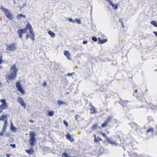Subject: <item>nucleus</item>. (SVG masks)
Instances as JSON below:
<instances>
[{"label": "nucleus", "instance_id": "f257e3e1", "mask_svg": "<svg viewBox=\"0 0 157 157\" xmlns=\"http://www.w3.org/2000/svg\"><path fill=\"white\" fill-rule=\"evenodd\" d=\"M11 72L7 76V79L10 81L14 80L15 78L18 71L17 69L16 68L15 64L11 66Z\"/></svg>", "mask_w": 157, "mask_h": 157}, {"label": "nucleus", "instance_id": "f03ea898", "mask_svg": "<svg viewBox=\"0 0 157 157\" xmlns=\"http://www.w3.org/2000/svg\"><path fill=\"white\" fill-rule=\"evenodd\" d=\"M6 50L10 51H13L16 49L15 43H13L6 46Z\"/></svg>", "mask_w": 157, "mask_h": 157}, {"label": "nucleus", "instance_id": "7ed1b4c3", "mask_svg": "<svg viewBox=\"0 0 157 157\" xmlns=\"http://www.w3.org/2000/svg\"><path fill=\"white\" fill-rule=\"evenodd\" d=\"M27 30L26 28H24L18 30L17 31L19 36V37L21 38L22 37V35L23 33H25L26 32Z\"/></svg>", "mask_w": 157, "mask_h": 157}, {"label": "nucleus", "instance_id": "20e7f679", "mask_svg": "<svg viewBox=\"0 0 157 157\" xmlns=\"http://www.w3.org/2000/svg\"><path fill=\"white\" fill-rule=\"evenodd\" d=\"M16 86L18 90L21 92L22 94H23L25 93V91L23 90V89L22 88L21 83L19 82H17L16 83Z\"/></svg>", "mask_w": 157, "mask_h": 157}, {"label": "nucleus", "instance_id": "39448f33", "mask_svg": "<svg viewBox=\"0 0 157 157\" xmlns=\"http://www.w3.org/2000/svg\"><path fill=\"white\" fill-rule=\"evenodd\" d=\"M18 102L21 105V106L23 107L24 109H25L26 107V105L24 102L22 98L21 97H18L17 99Z\"/></svg>", "mask_w": 157, "mask_h": 157}, {"label": "nucleus", "instance_id": "423d86ee", "mask_svg": "<svg viewBox=\"0 0 157 157\" xmlns=\"http://www.w3.org/2000/svg\"><path fill=\"white\" fill-rule=\"evenodd\" d=\"M89 105H91L90 111L91 113L93 114L97 113V111L94 106H93L91 103L89 104Z\"/></svg>", "mask_w": 157, "mask_h": 157}, {"label": "nucleus", "instance_id": "0eeeda50", "mask_svg": "<svg viewBox=\"0 0 157 157\" xmlns=\"http://www.w3.org/2000/svg\"><path fill=\"white\" fill-rule=\"evenodd\" d=\"M29 142L30 145L33 147L35 145V144L36 142V139H30L29 140Z\"/></svg>", "mask_w": 157, "mask_h": 157}, {"label": "nucleus", "instance_id": "6e6552de", "mask_svg": "<svg viewBox=\"0 0 157 157\" xmlns=\"http://www.w3.org/2000/svg\"><path fill=\"white\" fill-rule=\"evenodd\" d=\"M129 102L128 101H124L123 100H121L119 102L120 104H121L122 106H127V104Z\"/></svg>", "mask_w": 157, "mask_h": 157}, {"label": "nucleus", "instance_id": "1a4fd4ad", "mask_svg": "<svg viewBox=\"0 0 157 157\" xmlns=\"http://www.w3.org/2000/svg\"><path fill=\"white\" fill-rule=\"evenodd\" d=\"M64 55L66 56L68 59L69 60L71 59L70 57L71 54L69 53V51H65L64 52Z\"/></svg>", "mask_w": 157, "mask_h": 157}, {"label": "nucleus", "instance_id": "9d476101", "mask_svg": "<svg viewBox=\"0 0 157 157\" xmlns=\"http://www.w3.org/2000/svg\"><path fill=\"white\" fill-rule=\"evenodd\" d=\"M107 141H108L109 144H111L113 145H117L118 144L115 142L112 141L111 140H110L109 138H107Z\"/></svg>", "mask_w": 157, "mask_h": 157}, {"label": "nucleus", "instance_id": "9b49d317", "mask_svg": "<svg viewBox=\"0 0 157 157\" xmlns=\"http://www.w3.org/2000/svg\"><path fill=\"white\" fill-rule=\"evenodd\" d=\"M107 141H108L109 144H111L113 145H117L118 144L115 142L112 141L111 140H110L109 138H107Z\"/></svg>", "mask_w": 157, "mask_h": 157}, {"label": "nucleus", "instance_id": "f8f14e48", "mask_svg": "<svg viewBox=\"0 0 157 157\" xmlns=\"http://www.w3.org/2000/svg\"><path fill=\"white\" fill-rule=\"evenodd\" d=\"M66 137L67 139L69 140L71 142H73L74 140V139L71 137V135L69 133H68L66 135Z\"/></svg>", "mask_w": 157, "mask_h": 157}, {"label": "nucleus", "instance_id": "ddd939ff", "mask_svg": "<svg viewBox=\"0 0 157 157\" xmlns=\"http://www.w3.org/2000/svg\"><path fill=\"white\" fill-rule=\"evenodd\" d=\"M7 116L6 114H4L1 116H0V121H5L6 119H5L6 118H7L6 117Z\"/></svg>", "mask_w": 157, "mask_h": 157}, {"label": "nucleus", "instance_id": "4468645a", "mask_svg": "<svg viewBox=\"0 0 157 157\" xmlns=\"http://www.w3.org/2000/svg\"><path fill=\"white\" fill-rule=\"evenodd\" d=\"M29 135L30 137V139H35V136L36 134L34 132H30L29 133Z\"/></svg>", "mask_w": 157, "mask_h": 157}, {"label": "nucleus", "instance_id": "2eb2a0df", "mask_svg": "<svg viewBox=\"0 0 157 157\" xmlns=\"http://www.w3.org/2000/svg\"><path fill=\"white\" fill-rule=\"evenodd\" d=\"M0 107L3 109L4 110L6 109L8 107V106L7 105V104H2L0 106Z\"/></svg>", "mask_w": 157, "mask_h": 157}, {"label": "nucleus", "instance_id": "dca6fc26", "mask_svg": "<svg viewBox=\"0 0 157 157\" xmlns=\"http://www.w3.org/2000/svg\"><path fill=\"white\" fill-rule=\"evenodd\" d=\"M48 34L51 36V37L54 38L56 36V34L52 32L51 31H49L48 32Z\"/></svg>", "mask_w": 157, "mask_h": 157}, {"label": "nucleus", "instance_id": "f3484780", "mask_svg": "<svg viewBox=\"0 0 157 157\" xmlns=\"http://www.w3.org/2000/svg\"><path fill=\"white\" fill-rule=\"evenodd\" d=\"M111 5L112 6L114 10H117L118 9V4H114L113 3Z\"/></svg>", "mask_w": 157, "mask_h": 157}, {"label": "nucleus", "instance_id": "a211bd4d", "mask_svg": "<svg viewBox=\"0 0 157 157\" xmlns=\"http://www.w3.org/2000/svg\"><path fill=\"white\" fill-rule=\"evenodd\" d=\"M25 151L29 155L32 154L34 152L33 150L31 149L29 150H26Z\"/></svg>", "mask_w": 157, "mask_h": 157}, {"label": "nucleus", "instance_id": "6ab92c4d", "mask_svg": "<svg viewBox=\"0 0 157 157\" xmlns=\"http://www.w3.org/2000/svg\"><path fill=\"white\" fill-rule=\"evenodd\" d=\"M98 40L99 42L101 44H103L104 43H105L106 42V40L105 39L102 40L100 38H98Z\"/></svg>", "mask_w": 157, "mask_h": 157}, {"label": "nucleus", "instance_id": "aec40b11", "mask_svg": "<svg viewBox=\"0 0 157 157\" xmlns=\"http://www.w3.org/2000/svg\"><path fill=\"white\" fill-rule=\"evenodd\" d=\"M25 28L26 29H29V30L32 29V26L29 23H28L27 24L26 26V28Z\"/></svg>", "mask_w": 157, "mask_h": 157}, {"label": "nucleus", "instance_id": "412c9836", "mask_svg": "<svg viewBox=\"0 0 157 157\" xmlns=\"http://www.w3.org/2000/svg\"><path fill=\"white\" fill-rule=\"evenodd\" d=\"M154 128H148V130L146 131L147 132V133H148L149 132H152L154 131Z\"/></svg>", "mask_w": 157, "mask_h": 157}, {"label": "nucleus", "instance_id": "4be33fe9", "mask_svg": "<svg viewBox=\"0 0 157 157\" xmlns=\"http://www.w3.org/2000/svg\"><path fill=\"white\" fill-rule=\"evenodd\" d=\"M98 125V124L96 123L94 124L92 127V129L95 130L97 128V126Z\"/></svg>", "mask_w": 157, "mask_h": 157}, {"label": "nucleus", "instance_id": "5701e85b", "mask_svg": "<svg viewBox=\"0 0 157 157\" xmlns=\"http://www.w3.org/2000/svg\"><path fill=\"white\" fill-rule=\"evenodd\" d=\"M25 17V15L21 13L18 15L17 16V18L18 19H20L22 17Z\"/></svg>", "mask_w": 157, "mask_h": 157}, {"label": "nucleus", "instance_id": "b1692460", "mask_svg": "<svg viewBox=\"0 0 157 157\" xmlns=\"http://www.w3.org/2000/svg\"><path fill=\"white\" fill-rule=\"evenodd\" d=\"M10 129L13 132H15V130L16 129V128L15 127H13V125L12 123H11V127H10Z\"/></svg>", "mask_w": 157, "mask_h": 157}, {"label": "nucleus", "instance_id": "393cba45", "mask_svg": "<svg viewBox=\"0 0 157 157\" xmlns=\"http://www.w3.org/2000/svg\"><path fill=\"white\" fill-rule=\"evenodd\" d=\"M8 122H7V119L6 118L4 121V124L3 126V128H6L7 126Z\"/></svg>", "mask_w": 157, "mask_h": 157}, {"label": "nucleus", "instance_id": "a878e982", "mask_svg": "<svg viewBox=\"0 0 157 157\" xmlns=\"http://www.w3.org/2000/svg\"><path fill=\"white\" fill-rule=\"evenodd\" d=\"M112 118V117L110 116L108 117L106 121L108 123H110L111 121Z\"/></svg>", "mask_w": 157, "mask_h": 157}, {"label": "nucleus", "instance_id": "bb28decb", "mask_svg": "<svg viewBox=\"0 0 157 157\" xmlns=\"http://www.w3.org/2000/svg\"><path fill=\"white\" fill-rule=\"evenodd\" d=\"M10 12L8 10L5 13V14L7 17L11 14Z\"/></svg>", "mask_w": 157, "mask_h": 157}, {"label": "nucleus", "instance_id": "cd10ccee", "mask_svg": "<svg viewBox=\"0 0 157 157\" xmlns=\"http://www.w3.org/2000/svg\"><path fill=\"white\" fill-rule=\"evenodd\" d=\"M57 103L59 105H61L64 104H66V103H65V102H63V101L61 100H58Z\"/></svg>", "mask_w": 157, "mask_h": 157}, {"label": "nucleus", "instance_id": "c85d7f7f", "mask_svg": "<svg viewBox=\"0 0 157 157\" xmlns=\"http://www.w3.org/2000/svg\"><path fill=\"white\" fill-rule=\"evenodd\" d=\"M54 113V112L53 111H51L48 112V115L50 116H52Z\"/></svg>", "mask_w": 157, "mask_h": 157}, {"label": "nucleus", "instance_id": "c756f323", "mask_svg": "<svg viewBox=\"0 0 157 157\" xmlns=\"http://www.w3.org/2000/svg\"><path fill=\"white\" fill-rule=\"evenodd\" d=\"M151 23L155 27H156L157 25V22L154 21H151Z\"/></svg>", "mask_w": 157, "mask_h": 157}, {"label": "nucleus", "instance_id": "7c9ffc66", "mask_svg": "<svg viewBox=\"0 0 157 157\" xmlns=\"http://www.w3.org/2000/svg\"><path fill=\"white\" fill-rule=\"evenodd\" d=\"M1 9L4 13L8 10V9L5 8L2 6L1 7Z\"/></svg>", "mask_w": 157, "mask_h": 157}, {"label": "nucleus", "instance_id": "2f4dec72", "mask_svg": "<svg viewBox=\"0 0 157 157\" xmlns=\"http://www.w3.org/2000/svg\"><path fill=\"white\" fill-rule=\"evenodd\" d=\"M108 123L106 121L104 123L102 124L101 125V126L103 127H105L107 126L108 124Z\"/></svg>", "mask_w": 157, "mask_h": 157}, {"label": "nucleus", "instance_id": "473e14b6", "mask_svg": "<svg viewBox=\"0 0 157 157\" xmlns=\"http://www.w3.org/2000/svg\"><path fill=\"white\" fill-rule=\"evenodd\" d=\"M75 21H76V22H77L78 23V24H82V22L81 20L80 19H78L77 18H76L75 19Z\"/></svg>", "mask_w": 157, "mask_h": 157}, {"label": "nucleus", "instance_id": "72a5a7b5", "mask_svg": "<svg viewBox=\"0 0 157 157\" xmlns=\"http://www.w3.org/2000/svg\"><path fill=\"white\" fill-rule=\"evenodd\" d=\"M8 18L10 20H12L13 18V15L11 13L10 15H9L8 16H7Z\"/></svg>", "mask_w": 157, "mask_h": 157}, {"label": "nucleus", "instance_id": "f704fd0d", "mask_svg": "<svg viewBox=\"0 0 157 157\" xmlns=\"http://www.w3.org/2000/svg\"><path fill=\"white\" fill-rule=\"evenodd\" d=\"M8 18L10 20H12L13 18V15L11 13L10 15H9L8 16H7Z\"/></svg>", "mask_w": 157, "mask_h": 157}, {"label": "nucleus", "instance_id": "c9c22d12", "mask_svg": "<svg viewBox=\"0 0 157 157\" xmlns=\"http://www.w3.org/2000/svg\"><path fill=\"white\" fill-rule=\"evenodd\" d=\"M6 128H3L2 131L1 132V133H2L3 135V134L6 132Z\"/></svg>", "mask_w": 157, "mask_h": 157}, {"label": "nucleus", "instance_id": "e433bc0d", "mask_svg": "<svg viewBox=\"0 0 157 157\" xmlns=\"http://www.w3.org/2000/svg\"><path fill=\"white\" fill-rule=\"evenodd\" d=\"M0 102L2 103V104H6V101L4 99H2L0 100Z\"/></svg>", "mask_w": 157, "mask_h": 157}, {"label": "nucleus", "instance_id": "4c0bfd02", "mask_svg": "<svg viewBox=\"0 0 157 157\" xmlns=\"http://www.w3.org/2000/svg\"><path fill=\"white\" fill-rule=\"evenodd\" d=\"M29 33L32 35H34V33L33 32V29L29 30Z\"/></svg>", "mask_w": 157, "mask_h": 157}, {"label": "nucleus", "instance_id": "58836bf2", "mask_svg": "<svg viewBox=\"0 0 157 157\" xmlns=\"http://www.w3.org/2000/svg\"><path fill=\"white\" fill-rule=\"evenodd\" d=\"M100 134H101V135L103 137H105L106 139H107V138H108L107 136H106V134H105L104 133H103V132H101L100 133Z\"/></svg>", "mask_w": 157, "mask_h": 157}, {"label": "nucleus", "instance_id": "ea45409f", "mask_svg": "<svg viewBox=\"0 0 157 157\" xmlns=\"http://www.w3.org/2000/svg\"><path fill=\"white\" fill-rule=\"evenodd\" d=\"M63 155L64 157H71V156H69L68 154L65 152L63 154Z\"/></svg>", "mask_w": 157, "mask_h": 157}, {"label": "nucleus", "instance_id": "a19ab883", "mask_svg": "<svg viewBox=\"0 0 157 157\" xmlns=\"http://www.w3.org/2000/svg\"><path fill=\"white\" fill-rule=\"evenodd\" d=\"M92 39L93 41H94L95 42L97 41L98 40L97 37L95 36H94V37H92Z\"/></svg>", "mask_w": 157, "mask_h": 157}, {"label": "nucleus", "instance_id": "79ce46f5", "mask_svg": "<svg viewBox=\"0 0 157 157\" xmlns=\"http://www.w3.org/2000/svg\"><path fill=\"white\" fill-rule=\"evenodd\" d=\"M70 21L71 22L73 23H75L76 21L75 20H73L72 18H69Z\"/></svg>", "mask_w": 157, "mask_h": 157}, {"label": "nucleus", "instance_id": "37998d69", "mask_svg": "<svg viewBox=\"0 0 157 157\" xmlns=\"http://www.w3.org/2000/svg\"><path fill=\"white\" fill-rule=\"evenodd\" d=\"M133 155L134 157H141V156H140L139 155H138L136 153H134Z\"/></svg>", "mask_w": 157, "mask_h": 157}, {"label": "nucleus", "instance_id": "c03bdc74", "mask_svg": "<svg viewBox=\"0 0 157 157\" xmlns=\"http://www.w3.org/2000/svg\"><path fill=\"white\" fill-rule=\"evenodd\" d=\"M63 123L67 127L68 126V123L66 121L64 120Z\"/></svg>", "mask_w": 157, "mask_h": 157}, {"label": "nucleus", "instance_id": "a18cd8bd", "mask_svg": "<svg viewBox=\"0 0 157 157\" xmlns=\"http://www.w3.org/2000/svg\"><path fill=\"white\" fill-rule=\"evenodd\" d=\"M2 54L1 53H0V64L2 62Z\"/></svg>", "mask_w": 157, "mask_h": 157}, {"label": "nucleus", "instance_id": "49530a36", "mask_svg": "<svg viewBox=\"0 0 157 157\" xmlns=\"http://www.w3.org/2000/svg\"><path fill=\"white\" fill-rule=\"evenodd\" d=\"M98 138L96 137V135H95V139L94 140V142H95L97 143L98 141Z\"/></svg>", "mask_w": 157, "mask_h": 157}, {"label": "nucleus", "instance_id": "de8ad7c7", "mask_svg": "<svg viewBox=\"0 0 157 157\" xmlns=\"http://www.w3.org/2000/svg\"><path fill=\"white\" fill-rule=\"evenodd\" d=\"M79 117L78 115H76L75 116V119L77 121H79L78 118Z\"/></svg>", "mask_w": 157, "mask_h": 157}, {"label": "nucleus", "instance_id": "09e8293b", "mask_svg": "<svg viewBox=\"0 0 157 157\" xmlns=\"http://www.w3.org/2000/svg\"><path fill=\"white\" fill-rule=\"evenodd\" d=\"M75 73V72H72L71 73H68L67 74V76H72L73 74H74Z\"/></svg>", "mask_w": 157, "mask_h": 157}, {"label": "nucleus", "instance_id": "8fccbe9b", "mask_svg": "<svg viewBox=\"0 0 157 157\" xmlns=\"http://www.w3.org/2000/svg\"><path fill=\"white\" fill-rule=\"evenodd\" d=\"M31 36H30V35H29V34H27L26 35V40H27V39L29 38V37H31Z\"/></svg>", "mask_w": 157, "mask_h": 157}, {"label": "nucleus", "instance_id": "3c124183", "mask_svg": "<svg viewBox=\"0 0 157 157\" xmlns=\"http://www.w3.org/2000/svg\"><path fill=\"white\" fill-rule=\"evenodd\" d=\"M150 108L152 110H153L155 109V107L152 105H150Z\"/></svg>", "mask_w": 157, "mask_h": 157}, {"label": "nucleus", "instance_id": "603ef678", "mask_svg": "<svg viewBox=\"0 0 157 157\" xmlns=\"http://www.w3.org/2000/svg\"><path fill=\"white\" fill-rule=\"evenodd\" d=\"M34 37H35V34L32 35L31 37V38L32 40L33 41H34L35 40Z\"/></svg>", "mask_w": 157, "mask_h": 157}, {"label": "nucleus", "instance_id": "864d4df0", "mask_svg": "<svg viewBox=\"0 0 157 157\" xmlns=\"http://www.w3.org/2000/svg\"><path fill=\"white\" fill-rule=\"evenodd\" d=\"M10 145L13 148H15L16 147V145L15 144H10Z\"/></svg>", "mask_w": 157, "mask_h": 157}, {"label": "nucleus", "instance_id": "5fc2aeb1", "mask_svg": "<svg viewBox=\"0 0 157 157\" xmlns=\"http://www.w3.org/2000/svg\"><path fill=\"white\" fill-rule=\"evenodd\" d=\"M47 85V83L46 82H44L43 83V86H45Z\"/></svg>", "mask_w": 157, "mask_h": 157}, {"label": "nucleus", "instance_id": "6e6d98bb", "mask_svg": "<svg viewBox=\"0 0 157 157\" xmlns=\"http://www.w3.org/2000/svg\"><path fill=\"white\" fill-rule=\"evenodd\" d=\"M87 43H88V41L87 40H84L83 41L82 43L83 44H87Z\"/></svg>", "mask_w": 157, "mask_h": 157}, {"label": "nucleus", "instance_id": "4d7b16f0", "mask_svg": "<svg viewBox=\"0 0 157 157\" xmlns=\"http://www.w3.org/2000/svg\"><path fill=\"white\" fill-rule=\"evenodd\" d=\"M26 5V3H25L23 4L22 6V8H23Z\"/></svg>", "mask_w": 157, "mask_h": 157}, {"label": "nucleus", "instance_id": "13d9d810", "mask_svg": "<svg viewBox=\"0 0 157 157\" xmlns=\"http://www.w3.org/2000/svg\"><path fill=\"white\" fill-rule=\"evenodd\" d=\"M153 33L157 37V32L154 31Z\"/></svg>", "mask_w": 157, "mask_h": 157}, {"label": "nucleus", "instance_id": "bf43d9fd", "mask_svg": "<svg viewBox=\"0 0 157 157\" xmlns=\"http://www.w3.org/2000/svg\"><path fill=\"white\" fill-rule=\"evenodd\" d=\"M10 155L9 154H6V157H10Z\"/></svg>", "mask_w": 157, "mask_h": 157}, {"label": "nucleus", "instance_id": "052dcab7", "mask_svg": "<svg viewBox=\"0 0 157 157\" xmlns=\"http://www.w3.org/2000/svg\"><path fill=\"white\" fill-rule=\"evenodd\" d=\"M119 21L121 23H123V20L122 19H120L119 20Z\"/></svg>", "mask_w": 157, "mask_h": 157}, {"label": "nucleus", "instance_id": "680f3d73", "mask_svg": "<svg viewBox=\"0 0 157 157\" xmlns=\"http://www.w3.org/2000/svg\"><path fill=\"white\" fill-rule=\"evenodd\" d=\"M121 25H122V27L123 28H125V26H124V25L123 22L121 23Z\"/></svg>", "mask_w": 157, "mask_h": 157}, {"label": "nucleus", "instance_id": "e2e57ef3", "mask_svg": "<svg viewBox=\"0 0 157 157\" xmlns=\"http://www.w3.org/2000/svg\"><path fill=\"white\" fill-rule=\"evenodd\" d=\"M3 110L0 107V113L2 112Z\"/></svg>", "mask_w": 157, "mask_h": 157}, {"label": "nucleus", "instance_id": "0e129e2a", "mask_svg": "<svg viewBox=\"0 0 157 157\" xmlns=\"http://www.w3.org/2000/svg\"><path fill=\"white\" fill-rule=\"evenodd\" d=\"M18 7L19 8V9H20V10H21V9H22V8H22V6H21V7L20 6H18Z\"/></svg>", "mask_w": 157, "mask_h": 157}, {"label": "nucleus", "instance_id": "69168bd1", "mask_svg": "<svg viewBox=\"0 0 157 157\" xmlns=\"http://www.w3.org/2000/svg\"><path fill=\"white\" fill-rule=\"evenodd\" d=\"M133 95L134 96H136V97L137 96V95L136 94H135V92L134 93V94H133Z\"/></svg>", "mask_w": 157, "mask_h": 157}, {"label": "nucleus", "instance_id": "338daca9", "mask_svg": "<svg viewBox=\"0 0 157 157\" xmlns=\"http://www.w3.org/2000/svg\"><path fill=\"white\" fill-rule=\"evenodd\" d=\"M97 138H99V140H102V139L101 138H100L98 136L97 137Z\"/></svg>", "mask_w": 157, "mask_h": 157}, {"label": "nucleus", "instance_id": "774afa93", "mask_svg": "<svg viewBox=\"0 0 157 157\" xmlns=\"http://www.w3.org/2000/svg\"><path fill=\"white\" fill-rule=\"evenodd\" d=\"M3 136V134L2 133H1V132L0 133V136Z\"/></svg>", "mask_w": 157, "mask_h": 157}]
</instances>
